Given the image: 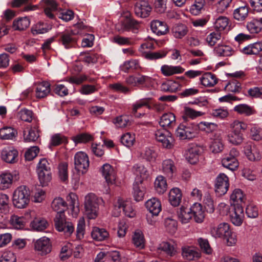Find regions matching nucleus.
I'll return each mask as SVG.
<instances>
[{"label": "nucleus", "instance_id": "f257e3e1", "mask_svg": "<svg viewBox=\"0 0 262 262\" xmlns=\"http://www.w3.org/2000/svg\"><path fill=\"white\" fill-rule=\"evenodd\" d=\"M211 233L215 238L223 239L228 246H232L236 244V235L231 231L228 223H222L217 227L212 228Z\"/></svg>", "mask_w": 262, "mask_h": 262}, {"label": "nucleus", "instance_id": "f03ea898", "mask_svg": "<svg viewBox=\"0 0 262 262\" xmlns=\"http://www.w3.org/2000/svg\"><path fill=\"white\" fill-rule=\"evenodd\" d=\"M104 204L103 199L93 193H89L84 198L85 212L89 219H94L98 216L99 206Z\"/></svg>", "mask_w": 262, "mask_h": 262}, {"label": "nucleus", "instance_id": "7ed1b4c3", "mask_svg": "<svg viewBox=\"0 0 262 262\" xmlns=\"http://www.w3.org/2000/svg\"><path fill=\"white\" fill-rule=\"evenodd\" d=\"M198 125L194 122L184 121L178 127L176 134L181 140L191 139L198 134Z\"/></svg>", "mask_w": 262, "mask_h": 262}, {"label": "nucleus", "instance_id": "20e7f679", "mask_svg": "<svg viewBox=\"0 0 262 262\" xmlns=\"http://www.w3.org/2000/svg\"><path fill=\"white\" fill-rule=\"evenodd\" d=\"M230 127L232 129L228 135L229 142L235 145L241 144L244 140L242 131H244L247 128V124L235 120L230 124Z\"/></svg>", "mask_w": 262, "mask_h": 262}, {"label": "nucleus", "instance_id": "39448f33", "mask_svg": "<svg viewBox=\"0 0 262 262\" xmlns=\"http://www.w3.org/2000/svg\"><path fill=\"white\" fill-rule=\"evenodd\" d=\"M13 203L18 208H25L30 201V191L26 186L18 187L14 192Z\"/></svg>", "mask_w": 262, "mask_h": 262}, {"label": "nucleus", "instance_id": "423d86ee", "mask_svg": "<svg viewBox=\"0 0 262 262\" xmlns=\"http://www.w3.org/2000/svg\"><path fill=\"white\" fill-rule=\"evenodd\" d=\"M55 229L59 232H63L67 236L71 235L74 231L72 223L66 220L64 214H57L54 220Z\"/></svg>", "mask_w": 262, "mask_h": 262}, {"label": "nucleus", "instance_id": "0eeeda50", "mask_svg": "<svg viewBox=\"0 0 262 262\" xmlns=\"http://www.w3.org/2000/svg\"><path fill=\"white\" fill-rule=\"evenodd\" d=\"M155 136L156 140L161 143L166 148H171L173 145V139L170 132L166 129H158L155 132Z\"/></svg>", "mask_w": 262, "mask_h": 262}, {"label": "nucleus", "instance_id": "6e6552de", "mask_svg": "<svg viewBox=\"0 0 262 262\" xmlns=\"http://www.w3.org/2000/svg\"><path fill=\"white\" fill-rule=\"evenodd\" d=\"M74 165L75 169L84 173L89 167V160L86 154L82 151L77 152L74 156Z\"/></svg>", "mask_w": 262, "mask_h": 262}, {"label": "nucleus", "instance_id": "1a4fd4ad", "mask_svg": "<svg viewBox=\"0 0 262 262\" xmlns=\"http://www.w3.org/2000/svg\"><path fill=\"white\" fill-rule=\"evenodd\" d=\"M120 26L118 28L119 31H132L134 33H137L140 27V23L134 18L126 16L117 25Z\"/></svg>", "mask_w": 262, "mask_h": 262}, {"label": "nucleus", "instance_id": "9d476101", "mask_svg": "<svg viewBox=\"0 0 262 262\" xmlns=\"http://www.w3.org/2000/svg\"><path fill=\"white\" fill-rule=\"evenodd\" d=\"M229 186V179L224 173L219 174L216 178L215 184V193L219 196L224 195Z\"/></svg>", "mask_w": 262, "mask_h": 262}, {"label": "nucleus", "instance_id": "9b49d317", "mask_svg": "<svg viewBox=\"0 0 262 262\" xmlns=\"http://www.w3.org/2000/svg\"><path fill=\"white\" fill-rule=\"evenodd\" d=\"M19 174L15 171L13 173H4L0 175V189L5 190L9 188L13 182L18 180Z\"/></svg>", "mask_w": 262, "mask_h": 262}, {"label": "nucleus", "instance_id": "f8f14e48", "mask_svg": "<svg viewBox=\"0 0 262 262\" xmlns=\"http://www.w3.org/2000/svg\"><path fill=\"white\" fill-rule=\"evenodd\" d=\"M135 14L141 18L148 17L151 11V7L148 2L145 1H141L136 3L134 8Z\"/></svg>", "mask_w": 262, "mask_h": 262}, {"label": "nucleus", "instance_id": "ddd939ff", "mask_svg": "<svg viewBox=\"0 0 262 262\" xmlns=\"http://www.w3.org/2000/svg\"><path fill=\"white\" fill-rule=\"evenodd\" d=\"M35 249L40 252V254L46 255L51 251L52 246L49 238L43 237L37 240L34 244Z\"/></svg>", "mask_w": 262, "mask_h": 262}, {"label": "nucleus", "instance_id": "4468645a", "mask_svg": "<svg viewBox=\"0 0 262 262\" xmlns=\"http://www.w3.org/2000/svg\"><path fill=\"white\" fill-rule=\"evenodd\" d=\"M230 217L233 224L236 226H241L244 218L243 206L236 205L234 207V210L230 213Z\"/></svg>", "mask_w": 262, "mask_h": 262}, {"label": "nucleus", "instance_id": "2eb2a0df", "mask_svg": "<svg viewBox=\"0 0 262 262\" xmlns=\"http://www.w3.org/2000/svg\"><path fill=\"white\" fill-rule=\"evenodd\" d=\"M18 151L13 147L5 148L2 151L1 157L3 160L8 163H14L18 160Z\"/></svg>", "mask_w": 262, "mask_h": 262}, {"label": "nucleus", "instance_id": "dca6fc26", "mask_svg": "<svg viewBox=\"0 0 262 262\" xmlns=\"http://www.w3.org/2000/svg\"><path fill=\"white\" fill-rule=\"evenodd\" d=\"M182 256L183 258L188 261L194 260L200 257V253L193 247L185 246L182 247Z\"/></svg>", "mask_w": 262, "mask_h": 262}, {"label": "nucleus", "instance_id": "f3484780", "mask_svg": "<svg viewBox=\"0 0 262 262\" xmlns=\"http://www.w3.org/2000/svg\"><path fill=\"white\" fill-rule=\"evenodd\" d=\"M145 206L152 216H158L162 210L161 202L156 198H152L145 203Z\"/></svg>", "mask_w": 262, "mask_h": 262}, {"label": "nucleus", "instance_id": "a211bd4d", "mask_svg": "<svg viewBox=\"0 0 262 262\" xmlns=\"http://www.w3.org/2000/svg\"><path fill=\"white\" fill-rule=\"evenodd\" d=\"M203 150L202 147L196 145H193L190 147L186 154L187 160L192 164L196 163L199 161V157Z\"/></svg>", "mask_w": 262, "mask_h": 262}, {"label": "nucleus", "instance_id": "6ab92c4d", "mask_svg": "<svg viewBox=\"0 0 262 262\" xmlns=\"http://www.w3.org/2000/svg\"><path fill=\"white\" fill-rule=\"evenodd\" d=\"M102 175L104 177L106 182L112 184L115 181L116 177L114 168L108 164H104L101 168Z\"/></svg>", "mask_w": 262, "mask_h": 262}, {"label": "nucleus", "instance_id": "aec40b11", "mask_svg": "<svg viewBox=\"0 0 262 262\" xmlns=\"http://www.w3.org/2000/svg\"><path fill=\"white\" fill-rule=\"evenodd\" d=\"M152 31L158 35L166 34L168 31V28L165 23L158 20H152L150 23Z\"/></svg>", "mask_w": 262, "mask_h": 262}, {"label": "nucleus", "instance_id": "412c9836", "mask_svg": "<svg viewBox=\"0 0 262 262\" xmlns=\"http://www.w3.org/2000/svg\"><path fill=\"white\" fill-rule=\"evenodd\" d=\"M244 151L246 156L250 161H258L261 158L259 150L257 147L253 144H247L245 147Z\"/></svg>", "mask_w": 262, "mask_h": 262}, {"label": "nucleus", "instance_id": "4be33fe9", "mask_svg": "<svg viewBox=\"0 0 262 262\" xmlns=\"http://www.w3.org/2000/svg\"><path fill=\"white\" fill-rule=\"evenodd\" d=\"M28 222V220L24 216H19L15 214L12 215L9 220L12 228L17 230L24 229Z\"/></svg>", "mask_w": 262, "mask_h": 262}, {"label": "nucleus", "instance_id": "5701e85b", "mask_svg": "<svg viewBox=\"0 0 262 262\" xmlns=\"http://www.w3.org/2000/svg\"><path fill=\"white\" fill-rule=\"evenodd\" d=\"M189 209L194 221L197 223H202L204 219V213L201 204L195 203Z\"/></svg>", "mask_w": 262, "mask_h": 262}, {"label": "nucleus", "instance_id": "b1692460", "mask_svg": "<svg viewBox=\"0 0 262 262\" xmlns=\"http://www.w3.org/2000/svg\"><path fill=\"white\" fill-rule=\"evenodd\" d=\"M162 170L167 177L171 178L173 173L177 171V168L173 160L166 159L162 162Z\"/></svg>", "mask_w": 262, "mask_h": 262}, {"label": "nucleus", "instance_id": "393cba45", "mask_svg": "<svg viewBox=\"0 0 262 262\" xmlns=\"http://www.w3.org/2000/svg\"><path fill=\"white\" fill-rule=\"evenodd\" d=\"M160 126L165 127L173 126L176 124V117L172 113H168L163 114L160 118L159 122Z\"/></svg>", "mask_w": 262, "mask_h": 262}, {"label": "nucleus", "instance_id": "a878e982", "mask_svg": "<svg viewBox=\"0 0 262 262\" xmlns=\"http://www.w3.org/2000/svg\"><path fill=\"white\" fill-rule=\"evenodd\" d=\"M182 200V193L178 188H174L170 190L169 193V201L170 204L174 206H178Z\"/></svg>", "mask_w": 262, "mask_h": 262}, {"label": "nucleus", "instance_id": "bb28decb", "mask_svg": "<svg viewBox=\"0 0 262 262\" xmlns=\"http://www.w3.org/2000/svg\"><path fill=\"white\" fill-rule=\"evenodd\" d=\"M75 33L73 31L62 33L60 35V41L66 49H69L75 42V39L73 37Z\"/></svg>", "mask_w": 262, "mask_h": 262}, {"label": "nucleus", "instance_id": "cd10ccee", "mask_svg": "<svg viewBox=\"0 0 262 262\" xmlns=\"http://www.w3.org/2000/svg\"><path fill=\"white\" fill-rule=\"evenodd\" d=\"M91 236L93 239L97 241H102L107 239L109 237V233L104 228H99L95 227L93 228Z\"/></svg>", "mask_w": 262, "mask_h": 262}, {"label": "nucleus", "instance_id": "c85d7f7f", "mask_svg": "<svg viewBox=\"0 0 262 262\" xmlns=\"http://www.w3.org/2000/svg\"><path fill=\"white\" fill-rule=\"evenodd\" d=\"M52 209L57 212V214H64L67 208V203L61 198H55L52 202Z\"/></svg>", "mask_w": 262, "mask_h": 262}, {"label": "nucleus", "instance_id": "c756f323", "mask_svg": "<svg viewBox=\"0 0 262 262\" xmlns=\"http://www.w3.org/2000/svg\"><path fill=\"white\" fill-rule=\"evenodd\" d=\"M50 90V85L48 82L38 83L36 88V96L38 98H43L49 94Z\"/></svg>", "mask_w": 262, "mask_h": 262}, {"label": "nucleus", "instance_id": "7c9ffc66", "mask_svg": "<svg viewBox=\"0 0 262 262\" xmlns=\"http://www.w3.org/2000/svg\"><path fill=\"white\" fill-rule=\"evenodd\" d=\"M178 217L182 224L188 223L192 219L189 208L182 206L177 212Z\"/></svg>", "mask_w": 262, "mask_h": 262}, {"label": "nucleus", "instance_id": "2f4dec72", "mask_svg": "<svg viewBox=\"0 0 262 262\" xmlns=\"http://www.w3.org/2000/svg\"><path fill=\"white\" fill-rule=\"evenodd\" d=\"M162 73L165 76H169L176 74L182 73L184 69L180 66L164 65L161 67Z\"/></svg>", "mask_w": 262, "mask_h": 262}, {"label": "nucleus", "instance_id": "473e14b6", "mask_svg": "<svg viewBox=\"0 0 262 262\" xmlns=\"http://www.w3.org/2000/svg\"><path fill=\"white\" fill-rule=\"evenodd\" d=\"M201 84L205 86L211 87L217 82V79L214 74L211 73L204 74L200 78Z\"/></svg>", "mask_w": 262, "mask_h": 262}, {"label": "nucleus", "instance_id": "72a5a7b5", "mask_svg": "<svg viewBox=\"0 0 262 262\" xmlns=\"http://www.w3.org/2000/svg\"><path fill=\"white\" fill-rule=\"evenodd\" d=\"M17 135V132L11 127H4L0 129V138L3 140H11Z\"/></svg>", "mask_w": 262, "mask_h": 262}, {"label": "nucleus", "instance_id": "f704fd0d", "mask_svg": "<svg viewBox=\"0 0 262 262\" xmlns=\"http://www.w3.org/2000/svg\"><path fill=\"white\" fill-rule=\"evenodd\" d=\"M214 51L217 56L223 57L230 56L234 52L231 47L224 45H219L214 48Z\"/></svg>", "mask_w": 262, "mask_h": 262}, {"label": "nucleus", "instance_id": "c9c22d12", "mask_svg": "<svg viewBox=\"0 0 262 262\" xmlns=\"http://www.w3.org/2000/svg\"><path fill=\"white\" fill-rule=\"evenodd\" d=\"M155 188L159 194L164 193L167 190V184L165 178L161 175L158 176L155 181Z\"/></svg>", "mask_w": 262, "mask_h": 262}, {"label": "nucleus", "instance_id": "e433bc0d", "mask_svg": "<svg viewBox=\"0 0 262 262\" xmlns=\"http://www.w3.org/2000/svg\"><path fill=\"white\" fill-rule=\"evenodd\" d=\"M247 28L251 33H258L262 29L261 18L253 19L247 24Z\"/></svg>", "mask_w": 262, "mask_h": 262}, {"label": "nucleus", "instance_id": "4c0bfd02", "mask_svg": "<svg viewBox=\"0 0 262 262\" xmlns=\"http://www.w3.org/2000/svg\"><path fill=\"white\" fill-rule=\"evenodd\" d=\"M31 228L35 231H42L46 229L48 226V223L47 221L42 218H35L31 223Z\"/></svg>", "mask_w": 262, "mask_h": 262}, {"label": "nucleus", "instance_id": "58836bf2", "mask_svg": "<svg viewBox=\"0 0 262 262\" xmlns=\"http://www.w3.org/2000/svg\"><path fill=\"white\" fill-rule=\"evenodd\" d=\"M230 199L233 201V207L242 205L244 204V196L242 191L239 189H235L230 196Z\"/></svg>", "mask_w": 262, "mask_h": 262}, {"label": "nucleus", "instance_id": "ea45409f", "mask_svg": "<svg viewBox=\"0 0 262 262\" xmlns=\"http://www.w3.org/2000/svg\"><path fill=\"white\" fill-rule=\"evenodd\" d=\"M222 163L224 167L231 171L236 170L239 164L237 159L228 156H226L222 160Z\"/></svg>", "mask_w": 262, "mask_h": 262}, {"label": "nucleus", "instance_id": "a19ab883", "mask_svg": "<svg viewBox=\"0 0 262 262\" xmlns=\"http://www.w3.org/2000/svg\"><path fill=\"white\" fill-rule=\"evenodd\" d=\"M187 32V27L182 24H176L172 29V34L177 38H182L186 35Z\"/></svg>", "mask_w": 262, "mask_h": 262}, {"label": "nucleus", "instance_id": "79ce46f5", "mask_svg": "<svg viewBox=\"0 0 262 262\" xmlns=\"http://www.w3.org/2000/svg\"><path fill=\"white\" fill-rule=\"evenodd\" d=\"M51 26L42 22H39L31 28V32L34 35L47 33L51 30Z\"/></svg>", "mask_w": 262, "mask_h": 262}, {"label": "nucleus", "instance_id": "37998d69", "mask_svg": "<svg viewBox=\"0 0 262 262\" xmlns=\"http://www.w3.org/2000/svg\"><path fill=\"white\" fill-rule=\"evenodd\" d=\"M151 100V98H145L137 101L133 104L132 113L135 115L137 111L143 106H146L149 110L151 109V106L149 104Z\"/></svg>", "mask_w": 262, "mask_h": 262}, {"label": "nucleus", "instance_id": "c03bdc74", "mask_svg": "<svg viewBox=\"0 0 262 262\" xmlns=\"http://www.w3.org/2000/svg\"><path fill=\"white\" fill-rule=\"evenodd\" d=\"M179 83L175 81L168 80L163 82L161 86V89L164 92H169L171 93L176 92L179 88Z\"/></svg>", "mask_w": 262, "mask_h": 262}, {"label": "nucleus", "instance_id": "a18cd8bd", "mask_svg": "<svg viewBox=\"0 0 262 262\" xmlns=\"http://www.w3.org/2000/svg\"><path fill=\"white\" fill-rule=\"evenodd\" d=\"M217 138H214V141L211 142L210 149L212 152L218 153L222 151L224 146L222 142L221 135L216 134Z\"/></svg>", "mask_w": 262, "mask_h": 262}, {"label": "nucleus", "instance_id": "49530a36", "mask_svg": "<svg viewBox=\"0 0 262 262\" xmlns=\"http://www.w3.org/2000/svg\"><path fill=\"white\" fill-rule=\"evenodd\" d=\"M248 8L246 6L240 7L236 9L233 12L234 18L238 20H244L248 15Z\"/></svg>", "mask_w": 262, "mask_h": 262}, {"label": "nucleus", "instance_id": "de8ad7c7", "mask_svg": "<svg viewBox=\"0 0 262 262\" xmlns=\"http://www.w3.org/2000/svg\"><path fill=\"white\" fill-rule=\"evenodd\" d=\"M113 123L118 128H124L130 125L129 117L127 115H121L113 120Z\"/></svg>", "mask_w": 262, "mask_h": 262}, {"label": "nucleus", "instance_id": "09e8293b", "mask_svg": "<svg viewBox=\"0 0 262 262\" xmlns=\"http://www.w3.org/2000/svg\"><path fill=\"white\" fill-rule=\"evenodd\" d=\"M145 193V188L142 186L136 184L133 187V196L137 202H139L144 199Z\"/></svg>", "mask_w": 262, "mask_h": 262}, {"label": "nucleus", "instance_id": "8fccbe9b", "mask_svg": "<svg viewBox=\"0 0 262 262\" xmlns=\"http://www.w3.org/2000/svg\"><path fill=\"white\" fill-rule=\"evenodd\" d=\"M30 25L29 19L25 17L20 18L13 21V27L15 30H24L27 28Z\"/></svg>", "mask_w": 262, "mask_h": 262}, {"label": "nucleus", "instance_id": "3c124183", "mask_svg": "<svg viewBox=\"0 0 262 262\" xmlns=\"http://www.w3.org/2000/svg\"><path fill=\"white\" fill-rule=\"evenodd\" d=\"M133 242L134 245L140 249L144 248L145 246L144 235L140 231L135 232L133 237Z\"/></svg>", "mask_w": 262, "mask_h": 262}, {"label": "nucleus", "instance_id": "603ef678", "mask_svg": "<svg viewBox=\"0 0 262 262\" xmlns=\"http://www.w3.org/2000/svg\"><path fill=\"white\" fill-rule=\"evenodd\" d=\"M234 110L240 114H244L246 116H250L255 113V111L253 108L245 104L236 105Z\"/></svg>", "mask_w": 262, "mask_h": 262}, {"label": "nucleus", "instance_id": "864d4df0", "mask_svg": "<svg viewBox=\"0 0 262 262\" xmlns=\"http://www.w3.org/2000/svg\"><path fill=\"white\" fill-rule=\"evenodd\" d=\"M204 114L200 111H196L188 107H185L184 108V115L182 116L183 120L188 121L187 118H190L194 119L197 117L201 116Z\"/></svg>", "mask_w": 262, "mask_h": 262}, {"label": "nucleus", "instance_id": "5fc2aeb1", "mask_svg": "<svg viewBox=\"0 0 262 262\" xmlns=\"http://www.w3.org/2000/svg\"><path fill=\"white\" fill-rule=\"evenodd\" d=\"M38 179L42 186H47L52 180L51 171H37Z\"/></svg>", "mask_w": 262, "mask_h": 262}, {"label": "nucleus", "instance_id": "6e6d98bb", "mask_svg": "<svg viewBox=\"0 0 262 262\" xmlns=\"http://www.w3.org/2000/svg\"><path fill=\"white\" fill-rule=\"evenodd\" d=\"M159 249L164 252L168 256H172L175 255L176 250L173 245L168 242H163L159 247Z\"/></svg>", "mask_w": 262, "mask_h": 262}, {"label": "nucleus", "instance_id": "4d7b16f0", "mask_svg": "<svg viewBox=\"0 0 262 262\" xmlns=\"http://www.w3.org/2000/svg\"><path fill=\"white\" fill-rule=\"evenodd\" d=\"M133 170L136 174L139 175L143 179L147 178L149 175L147 168L142 164H135L133 167Z\"/></svg>", "mask_w": 262, "mask_h": 262}, {"label": "nucleus", "instance_id": "13d9d810", "mask_svg": "<svg viewBox=\"0 0 262 262\" xmlns=\"http://www.w3.org/2000/svg\"><path fill=\"white\" fill-rule=\"evenodd\" d=\"M85 229V223L84 218L81 217L79 218L76 229V238L80 240L84 237Z\"/></svg>", "mask_w": 262, "mask_h": 262}, {"label": "nucleus", "instance_id": "bf43d9fd", "mask_svg": "<svg viewBox=\"0 0 262 262\" xmlns=\"http://www.w3.org/2000/svg\"><path fill=\"white\" fill-rule=\"evenodd\" d=\"M198 125V130L205 131L207 133L211 132L217 127V125L214 123L208 122H201Z\"/></svg>", "mask_w": 262, "mask_h": 262}, {"label": "nucleus", "instance_id": "052dcab7", "mask_svg": "<svg viewBox=\"0 0 262 262\" xmlns=\"http://www.w3.org/2000/svg\"><path fill=\"white\" fill-rule=\"evenodd\" d=\"M164 225L166 230L173 234L177 230V221L170 217H167L164 221Z\"/></svg>", "mask_w": 262, "mask_h": 262}, {"label": "nucleus", "instance_id": "680f3d73", "mask_svg": "<svg viewBox=\"0 0 262 262\" xmlns=\"http://www.w3.org/2000/svg\"><path fill=\"white\" fill-rule=\"evenodd\" d=\"M229 24L228 19L225 16H220L214 23V28L219 31L226 29Z\"/></svg>", "mask_w": 262, "mask_h": 262}, {"label": "nucleus", "instance_id": "e2e57ef3", "mask_svg": "<svg viewBox=\"0 0 262 262\" xmlns=\"http://www.w3.org/2000/svg\"><path fill=\"white\" fill-rule=\"evenodd\" d=\"M135 141V135L129 133L124 134L121 138V142L122 144L128 147L133 146Z\"/></svg>", "mask_w": 262, "mask_h": 262}, {"label": "nucleus", "instance_id": "0e129e2a", "mask_svg": "<svg viewBox=\"0 0 262 262\" xmlns=\"http://www.w3.org/2000/svg\"><path fill=\"white\" fill-rule=\"evenodd\" d=\"M123 70L127 72L128 70H137L140 68L139 62L137 59H131L125 61L123 66Z\"/></svg>", "mask_w": 262, "mask_h": 262}, {"label": "nucleus", "instance_id": "69168bd1", "mask_svg": "<svg viewBox=\"0 0 262 262\" xmlns=\"http://www.w3.org/2000/svg\"><path fill=\"white\" fill-rule=\"evenodd\" d=\"M221 39V34L219 31L210 33L206 38V41L210 46H213Z\"/></svg>", "mask_w": 262, "mask_h": 262}, {"label": "nucleus", "instance_id": "338daca9", "mask_svg": "<svg viewBox=\"0 0 262 262\" xmlns=\"http://www.w3.org/2000/svg\"><path fill=\"white\" fill-rule=\"evenodd\" d=\"M17 116L22 121L30 122L32 120L33 112L27 109H23L18 113Z\"/></svg>", "mask_w": 262, "mask_h": 262}, {"label": "nucleus", "instance_id": "774afa93", "mask_svg": "<svg viewBox=\"0 0 262 262\" xmlns=\"http://www.w3.org/2000/svg\"><path fill=\"white\" fill-rule=\"evenodd\" d=\"M157 156V155L155 151L150 148H146L141 153L142 158L148 161H155Z\"/></svg>", "mask_w": 262, "mask_h": 262}]
</instances>
